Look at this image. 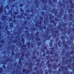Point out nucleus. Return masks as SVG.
Here are the masks:
<instances>
[{
	"label": "nucleus",
	"mask_w": 74,
	"mask_h": 74,
	"mask_svg": "<svg viewBox=\"0 0 74 74\" xmlns=\"http://www.w3.org/2000/svg\"><path fill=\"white\" fill-rule=\"evenodd\" d=\"M64 31H63V30ZM66 30H67V28L66 27H64V28H62L60 29L61 32H62V34L63 35H65L66 34Z\"/></svg>",
	"instance_id": "1"
},
{
	"label": "nucleus",
	"mask_w": 74,
	"mask_h": 74,
	"mask_svg": "<svg viewBox=\"0 0 74 74\" xmlns=\"http://www.w3.org/2000/svg\"><path fill=\"white\" fill-rule=\"evenodd\" d=\"M63 8H61V11L60 12V14H58L57 16L58 18H60L61 17V15H63Z\"/></svg>",
	"instance_id": "2"
},
{
	"label": "nucleus",
	"mask_w": 74,
	"mask_h": 74,
	"mask_svg": "<svg viewBox=\"0 0 74 74\" xmlns=\"http://www.w3.org/2000/svg\"><path fill=\"white\" fill-rule=\"evenodd\" d=\"M41 63H36V65L37 66L39 67H42V65L44 63V62L43 61H42L41 62Z\"/></svg>",
	"instance_id": "3"
},
{
	"label": "nucleus",
	"mask_w": 74,
	"mask_h": 74,
	"mask_svg": "<svg viewBox=\"0 0 74 74\" xmlns=\"http://www.w3.org/2000/svg\"><path fill=\"white\" fill-rule=\"evenodd\" d=\"M55 33L53 34V36L54 38H56L59 35V31L58 30H56L55 31Z\"/></svg>",
	"instance_id": "4"
},
{
	"label": "nucleus",
	"mask_w": 74,
	"mask_h": 74,
	"mask_svg": "<svg viewBox=\"0 0 74 74\" xmlns=\"http://www.w3.org/2000/svg\"><path fill=\"white\" fill-rule=\"evenodd\" d=\"M51 37V35H48V34H47L46 36H45V38L47 40H50Z\"/></svg>",
	"instance_id": "5"
},
{
	"label": "nucleus",
	"mask_w": 74,
	"mask_h": 74,
	"mask_svg": "<svg viewBox=\"0 0 74 74\" xmlns=\"http://www.w3.org/2000/svg\"><path fill=\"white\" fill-rule=\"evenodd\" d=\"M51 23H53V26L54 27H55L57 24V23L55 22L53 19H51L50 20Z\"/></svg>",
	"instance_id": "6"
},
{
	"label": "nucleus",
	"mask_w": 74,
	"mask_h": 74,
	"mask_svg": "<svg viewBox=\"0 0 74 74\" xmlns=\"http://www.w3.org/2000/svg\"><path fill=\"white\" fill-rule=\"evenodd\" d=\"M62 44L63 45L64 47L65 48H66V50H67L68 49H69V46H67V45H66V42L65 41H64L63 42V43H62Z\"/></svg>",
	"instance_id": "7"
},
{
	"label": "nucleus",
	"mask_w": 74,
	"mask_h": 74,
	"mask_svg": "<svg viewBox=\"0 0 74 74\" xmlns=\"http://www.w3.org/2000/svg\"><path fill=\"white\" fill-rule=\"evenodd\" d=\"M69 20L70 21H71L73 18V14H69Z\"/></svg>",
	"instance_id": "8"
},
{
	"label": "nucleus",
	"mask_w": 74,
	"mask_h": 74,
	"mask_svg": "<svg viewBox=\"0 0 74 74\" xmlns=\"http://www.w3.org/2000/svg\"><path fill=\"white\" fill-rule=\"evenodd\" d=\"M49 63V60H48L46 64H47L48 67L49 69L50 68V67H52V64H51Z\"/></svg>",
	"instance_id": "9"
},
{
	"label": "nucleus",
	"mask_w": 74,
	"mask_h": 74,
	"mask_svg": "<svg viewBox=\"0 0 74 74\" xmlns=\"http://www.w3.org/2000/svg\"><path fill=\"white\" fill-rule=\"evenodd\" d=\"M33 67V64L32 62H29L28 64V68L30 69H32V67Z\"/></svg>",
	"instance_id": "10"
},
{
	"label": "nucleus",
	"mask_w": 74,
	"mask_h": 74,
	"mask_svg": "<svg viewBox=\"0 0 74 74\" xmlns=\"http://www.w3.org/2000/svg\"><path fill=\"white\" fill-rule=\"evenodd\" d=\"M64 69H65V71L63 72V73L64 74H65L66 73V71H67L68 70V68L66 66H65L64 67Z\"/></svg>",
	"instance_id": "11"
},
{
	"label": "nucleus",
	"mask_w": 74,
	"mask_h": 74,
	"mask_svg": "<svg viewBox=\"0 0 74 74\" xmlns=\"http://www.w3.org/2000/svg\"><path fill=\"white\" fill-rule=\"evenodd\" d=\"M53 68L55 70V69H56L57 68V65L56 64H54L53 65Z\"/></svg>",
	"instance_id": "12"
},
{
	"label": "nucleus",
	"mask_w": 74,
	"mask_h": 74,
	"mask_svg": "<svg viewBox=\"0 0 74 74\" xmlns=\"http://www.w3.org/2000/svg\"><path fill=\"white\" fill-rule=\"evenodd\" d=\"M30 53L29 52L27 53L25 55V58H29V56H30Z\"/></svg>",
	"instance_id": "13"
},
{
	"label": "nucleus",
	"mask_w": 74,
	"mask_h": 74,
	"mask_svg": "<svg viewBox=\"0 0 74 74\" xmlns=\"http://www.w3.org/2000/svg\"><path fill=\"white\" fill-rule=\"evenodd\" d=\"M7 19V16H3L2 18V21H5Z\"/></svg>",
	"instance_id": "14"
},
{
	"label": "nucleus",
	"mask_w": 74,
	"mask_h": 74,
	"mask_svg": "<svg viewBox=\"0 0 74 74\" xmlns=\"http://www.w3.org/2000/svg\"><path fill=\"white\" fill-rule=\"evenodd\" d=\"M55 21L56 22H59V21H60V19L59 18H58L57 17H56L54 18Z\"/></svg>",
	"instance_id": "15"
},
{
	"label": "nucleus",
	"mask_w": 74,
	"mask_h": 74,
	"mask_svg": "<svg viewBox=\"0 0 74 74\" xmlns=\"http://www.w3.org/2000/svg\"><path fill=\"white\" fill-rule=\"evenodd\" d=\"M50 55H53V53H54V51L53 50H50Z\"/></svg>",
	"instance_id": "16"
},
{
	"label": "nucleus",
	"mask_w": 74,
	"mask_h": 74,
	"mask_svg": "<svg viewBox=\"0 0 74 74\" xmlns=\"http://www.w3.org/2000/svg\"><path fill=\"white\" fill-rule=\"evenodd\" d=\"M28 46H27V48L28 49L30 48V42H29L27 43Z\"/></svg>",
	"instance_id": "17"
},
{
	"label": "nucleus",
	"mask_w": 74,
	"mask_h": 74,
	"mask_svg": "<svg viewBox=\"0 0 74 74\" xmlns=\"http://www.w3.org/2000/svg\"><path fill=\"white\" fill-rule=\"evenodd\" d=\"M64 20H67V15H64Z\"/></svg>",
	"instance_id": "18"
},
{
	"label": "nucleus",
	"mask_w": 74,
	"mask_h": 74,
	"mask_svg": "<svg viewBox=\"0 0 74 74\" xmlns=\"http://www.w3.org/2000/svg\"><path fill=\"white\" fill-rule=\"evenodd\" d=\"M36 30H37V28H36L32 27L31 28V30L32 31H36Z\"/></svg>",
	"instance_id": "19"
},
{
	"label": "nucleus",
	"mask_w": 74,
	"mask_h": 74,
	"mask_svg": "<svg viewBox=\"0 0 74 74\" xmlns=\"http://www.w3.org/2000/svg\"><path fill=\"white\" fill-rule=\"evenodd\" d=\"M18 42V40L16 39H15L13 41V44H15V43H16Z\"/></svg>",
	"instance_id": "20"
},
{
	"label": "nucleus",
	"mask_w": 74,
	"mask_h": 74,
	"mask_svg": "<svg viewBox=\"0 0 74 74\" xmlns=\"http://www.w3.org/2000/svg\"><path fill=\"white\" fill-rule=\"evenodd\" d=\"M67 25V23H63L62 24V26L63 27H65Z\"/></svg>",
	"instance_id": "21"
},
{
	"label": "nucleus",
	"mask_w": 74,
	"mask_h": 74,
	"mask_svg": "<svg viewBox=\"0 0 74 74\" xmlns=\"http://www.w3.org/2000/svg\"><path fill=\"white\" fill-rule=\"evenodd\" d=\"M68 11H69V13H71V12H72V11H73V9H69L68 10Z\"/></svg>",
	"instance_id": "22"
},
{
	"label": "nucleus",
	"mask_w": 74,
	"mask_h": 74,
	"mask_svg": "<svg viewBox=\"0 0 74 74\" xmlns=\"http://www.w3.org/2000/svg\"><path fill=\"white\" fill-rule=\"evenodd\" d=\"M38 67L37 66H36L34 69V71H36V70H38Z\"/></svg>",
	"instance_id": "23"
},
{
	"label": "nucleus",
	"mask_w": 74,
	"mask_h": 74,
	"mask_svg": "<svg viewBox=\"0 0 74 74\" xmlns=\"http://www.w3.org/2000/svg\"><path fill=\"white\" fill-rule=\"evenodd\" d=\"M22 18V16L21 15H18L17 16V19H21Z\"/></svg>",
	"instance_id": "24"
},
{
	"label": "nucleus",
	"mask_w": 74,
	"mask_h": 74,
	"mask_svg": "<svg viewBox=\"0 0 74 74\" xmlns=\"http://www.w3.org/2000/svg\"><path fill=\"white\" fill-rule=\"evenodd\" d=\"M70 40L71 41H73V36L71 35L70 36Z\"/></svg>",
	"instance_id": "25"
},
{
	"label": "nucleus",
	"mask_w": 74,
	"mask_h": 74,
	"mask_svg": "<svg viewBox=\"0 0 74 74\" xmlns=\"http://www.w3.org/2000/svg\"><path fill=\"white\" fill-rule=\"evenodd\" d=\"M47 6L45 5L44 6V7L43 8L44 10H47Z\"/></svg>",
	"instance_id": "26"
},
{
	"label": "nucleus",
	"mask_w": 74,
	"mask_h": 74,
	"mask_svg": "<svg viewBox=\"0 0 74 74\" xmlns=\"http://www.w3.org/2000/svg\"><path fill=\"white\" fill-rule=\"evenodd\" d=\"M3 68H0V73H3Z\"/></svg>",
	"instance_id": "27"
},
{
	"label": "nucleus",
	"mask_w": 74,
	"mask_h": 74,
	"mask_svg": "<svg viewBox=\"0 0 74 74\" xmlns=\"http://www.w3.org/2000/svg\"><path fill=\"white\" fill-rule=\"evenodd\" d=\"M65 63L66 64H68L69 63V60L68 59H66V61H65Z\"/></svg>",
	"instance_id": "28"
},
{
	"label": "nucleus",
	"mask_w": 74,
	"mask_h": 74,
	"mask_svg": "<svg viewBox=\"0 0 74 74\" xmlns=\"http://www.w3.org/2000/svg\"><path fill=\"white\" fill-rule=\"evenodd\" d=\"M18 45H19V46H20V47H21V46H22V42L18 43Z\"/></svg>",
	"instance_id": "29"
},
{
	"label": "nucleus",
	"mask_w": 74,
	"mask_h": 74,
	"mask_svg": "<svg viewBox=\"0 0 74 74\" xmlns=\"http://www.w3.org/2000/svg\"><path fill=\"white\" fill-rule=\"evenodd\" d=\"M7 34L8 35H9V36L11 34H10V32L7 30Z\"/></svg>",
	"instance_id": "30"
},
{
	"label": "nucleus",
	"mask_w": 74,
	"mask_h": 74,
	"mask_svg": "<svg viewBox=\"0 0 74 74\" xmlns=\"http://www.w3.org/2000/svg\"><path fill=\"white\" fill-rule=\"evenodd\" d=\"M10 27H13V23H10Z\"/></svg>",
	"instance_id": "31"
},
{
	"label": "nucleus",
	"mask_w": 74,
	"mask_h": 74,
	"mask_svg": "<svg viewBox=\"0 0 74 74\" xmlns=\"http://www.w3.org/2000/svg\"><path fill=\"white\" fill-rule=\"evenodd\" d=\"M54 54L55 56H53V57H54V58H55L56 56H58V53H57V52H56Z\"/></svg>",
	"instance_id": "32"
},
{
	"label": "nucleus",
	"mask_w": 74,
	"mask_h": 74,
	"mask_svg": "<svg viewBox=\"0 0 74 74\" xmlns=\"http://www.w3.org/2000/svg\"><path fill=\"white\" fill-rule=\"evenodd\" d=\"M4 39H2L0 41V43L2 44L4 43Z\"/></svg>",
	"instance_id": "33"
},
{
	"label": "nucleus",
	"mask_w": 74,
	"mask_h": 74,
	"mask_svg": "<svg viewBox=\"0 0 74 74\" xmlns=\"http://www.w3.org/2000/svg\"><path fill=\"white\" fill-rule=\"evenodd\" d=\"M61 38L62 40H64V39H65V36H62L61 37Z\"/></svg>",
	"instance_id": "34"
},
{
	"label": "nucleus",
	"mask_w": 74,
	"mask_h": 74,
	"mask_svg": "<svg viewBox=\"0 0 74 74\" xmlns=\"http://www.w3.org/2000/svg\"><path fill=\"white\" fill-rule=\"evenodd\" d=\"M61 44V41H60L58 43V45L59 46V47H61V45H60Z\"/></svg>",
	"instance_id": "35"
},
{
	"label": "nucleus",
	"mask_w": 74,
	"mask_h": 74,
	"mask_svg": "<svg viewBox=\"0 0 74 74\" xmlns=\"http://www.w3.org/2000/svg\"><path fill=\"white\" fill-rule=\"evenodd\" d=\"M48 71L49 73V74H51L52 73V70H51V69H49L48 70Z\"/></svg>",
	"instance_id": "36"
},
{
	"label": "nucleus",
	"mask_w": 74,
	"mask_h": 74,
	"mask_svg": "<svg viewBox=\"0 0 74 74\" xmlns=\"http://www.w3.org/2000/svg\"><path fill=\"white\" fill-rule=\"evenodd\" d=\"M25 44H23V45L21 46L22 48H23V50L24 49H25Z\"/></svg>",
	"instance_id": "37"
},
{
	"label": "nucleus",
	"mask_w": 74,
	"mask_h": 74,
	"mask_svg": "<svg viewBox=\"0 0 74 74\" xmlns=\"http://www.w3.org/2000/svg\"><path fill=\"white\" fill-rule=\"evenodd\" d=\"M41 44V42H38L37 43V45L38 46H40V45Z\"/></svg>",
	"instance_id": "38"
},
{
	"label": "nucleus",
	"mask_w": 74,
	"mask_h": 74,
	"mask_svg": "<svg viewBox=\"0 0 74 74\" xmlns=\"http://www.w3.org/2000/svg\"><path fill=\"white\" fill-rule=\"evenodd\" d=\"M40 74H42V73H43V71H42V69H40Z\"/></svg>",
	"instance_id": "39"
},
{
	"label": "nucleus",
	"mask_w": 74,
	"mask_h": 74,
	"mask_svg": "<svg viewBox=\"0 0 74 74\" xmlns=\"http://www.w3.org/2000/svg\"><path fill=\"white\" fill-rule=\"evenodd\" d=\"M13 51H12V55L13 56H14V55H15V53H14V50H13Z\"/></svg>",
	"instance_id": "40"
},
{
	"label": "nucleus",
	"mask_w": 74,
	"mask_h": 74,
	"mask_svg": "<svg viewBox=\"0 0 74 74\" xmlns=\"http://www.w3.org/2000/svg\"><path fill=\"white\" fill-rule=\"evenodd\" d=\"M2 64H6V61L4 60L3 62H2Z\"/></svg>",
	"instance_id": "41"
},
{
	"label": "nucleus",
	"mask_w": 74,
	"mask_h": 74,
	"mask_svg": "<svg viewBox=\"0 0 74 74\" xmlns=\"http://www.w3.org/2000/svg\"><path fill=\"white\" fill-rule=\"evenodd\" d=\"M49 15V16H51V17H49L50 19H53V16L52 15L51 16V15Z\"/></svg>",
	"instance_id": "42"
},
{
	"label": "nucleus",
	"mask_w": 74,
	"mask_h": 74,
	"mask_svg": "<svg viewBox=\"0 0 74 74\" xmlns=\"http://www.w3.org/2000/svg\"><path fill=\"white\" fill-rule=\"evenodd\" d=\"M46 58L47 60H48L49 59V55L47 56L46 57Z\"/></svg>",
	"instance_id": "43"
},
{
	"label": "nucleus",
	"mask_w": 74,
	"mask_h": 74,
	"mask_svg": "<svg viewBox=\"0 0 74 74\" xmlns=\"http://www.w3.org/2000/svg\"><path fill=\"white\" fill-rule=\"evenodd\" d=\"M29 37H30V38H32V37H33V34H32V33L30 34Z\"/></svg>",
	"instance_id": "44"
},
{
	"label": "nucleus",
	"mask_w": 74,
	"mask_h": 74,
	"mask_svg": "<svg viewBox=\"0 0 74 74\" xmlns=\"http://www.w3.org/2000/svg\"><path fill=\"white\" fill-rule=\"evenodd\" d=\"M49 3L50 4H52L53 3H52V1L50 0L49 1Z\"/></svg>",
	"instance_id": "45"
},
{
	"label": "nucleus",
	"mask_w": 74,
	"mask_h": 74,
	"mask_svg": "<svg viewBox=\"0 0 74 74\" xmlns=\"http://www.w3.org/2000/svg\"><path fill=\"white\" fill-rule=\"evenodd\" d=\"M43 49L45 50H47V47L43 46Z\"/></svg>",
	"instance_id": "46"
},
{
	"label": "nucleus",
	"mask_w": 74,
	"mask_h": 74,
	"mask_svg": "<svg viewBox=\"0 0 74 74\" xmlns=\"http://www.w3.org/2000/svg\"><path fill=\"white\" fill-rule=\"evenodd\" d=\"M52 1L53 3H56L57 2V0H52Z\"/></svg>",
	"instance_id": "47"
},
{
	"label": "nucleus",
	"mask_w": 74,
	"mask_h": 74,
	"mask_svg": "<svg viewBox=\"0 0 74 74\" xmlns=\"http://www.w3.org/2000/svg\"><path fill=\"white\" fill-rule=\"evenodd\" d=\"M26 69H23V73H25V72H26Z\"/></svg>",
	"instance_id": "48"
},
{
	"label": "nucleus",
	"mask_w": 74,
	"mask_h": 74,
	"mask_svg": "<svg viewBox=\"0 0 74 74\" xmlns=\"http://www.w3.org/2000/svg\"><path fill=\"white\" fill-rule=\"evenodd\" d=\"M52 42H50L49 43V46L50 47H52Z\"/></svg>",
	"instance_id": "49"
},
{
	"label": "nucleus",
	"mask_w": 74,
	"mask_h": 74,
	"mask_svg": "<svg viewBox=\"0 0 74 74\" xmlns=\"http://www.w3.org/2000/svg\"><path fill=\"white\" fill-rule=\"evenodd\" d=\"M69 2L70 3H71V4H74V3H73V1L71 0H69Z\"/></svg>",
	"instance_id": "50"
},
{
	"label": "nucleus",
	"mask_w": 74,
	"mask_h": 74,
	"mask_svg": "<svg viewBox=\"0 0 74 74\" xmlns=\"http://www.w3.org/2000/svg\"><path fill=\"white\" fill-rule=\"evenodd\" d=\"M13 13L14 14V15H17V14H18V13L16 12H13Z\"/></svg>",
	"instance_id": "51"
},
{
	"label": "nucleus",
	"mask_w": 74,
	"mask_h": 74,
	"mask_svg": "<svg viewBox=\"0 0 74 74\" xmlns=\"http://www.w3.org/2000/svg\"><path fill=\"white\" fill-rule=\"evenodd\" d=\"M46 53L47 55H49V50H47L46 51Z\"/></svg>",
	"instance_id": "52"
},
{
	"label": "nucleus",
	"mask_w": 74,
	"mask_h": 74,
	"mask_svg": "<svg viewBox=\"0 0 74 74\" xmlns=\"http://www.w3.org/2000/svg\"><path fill=\"white\" fill-rule=\"evenodd\" d=\"M47 22L46 20L45 19V20H44V23L45 24H47Z\"/></svg>",
	"instance_id": "53"
},
{
	"label": "nucleus",
	"mask_w": 74,
	"mask_h": 74,
	"mask_svg": "<svg viewBox=\"0 0 74 74\" xmlns=\"http://www.w3.org/2000/svg\"><path fill=\"white\" fill-rule=\"evenodd\" d=\"M38 38H39V37H38V36H37L36 37V38H35L36 41H37Z\"/></svg>",
	"instance_id": "54"
},
{
	"label": "nucleus",
	"mask_w": 74,
	"mask_h": 74,
	"mask_svg": "<svg viewBox=\"0 0 74 74\" xmlns=\"http://www.w3.org/2000/svg\"><path fill=\"white\" fill-rule=\"evenodd\" d=\"M39 34V32H37L36 33V36H38V35Z\"/></svg>",
	"instance_id": "55"
},
{
	"label": "nucleus",
	"mask_w": 74,
	"mask_h": 74,
	"mask_svg": "<svg viewBox=\"0 0 74 74\" xmlns=\"http://www.w3.org/2000/svg\"><path fill=\"white\" fill-rule=\"evenodd\" d=\"M27 37H29V36L30 35V34H29V32H28L27 34Z\"/></svg>",
	"instance_id": "56"
},
{
	"label": "nucleus",
	"mask_w": 74,
	"mask_h": 74,
	"mask_svg": "<svg viewBox=\"0 0 74 74\" xmlns=\"http://www.w3.org/2000/svg\"><path fill=\"white\" fill-rule=\"evenodd\" d=\"M66 59V58L64 57H62V60H64L65 59Z\"/></svg>",
	"instance_id": "57"
},
{
	"label": "nucleus",
	"mask_w": 74,
	"mask_h": 74,
	"mask_svg": "<svg viewBox=\"0 0 74 74\" xmlns=\"http://www.w3.org/2000/svg\"><path fill=\"white\" fill-rule=\"evenodd\" d=\"M27 21H24V24L25 25H26V24H27Z\"/></svg>",
	"instance_id": "58"
},
{
	"label": "nucleus",
	"mask_w": 74,
	"mask_h": 74,
	"mask_svg": "<svg viewBox=\"0 0 74 74\" xmlns=\"http://www.w3.org/2000/svg\"><path fill=\"white\" fill-rule=\"evenodd\" d=\"M49 28H51L52 27V24H50L49 25Z\"/></svg>",
	"instance_id": "59"
},
{
	"label": "nucleus",
	"mask_w": 74,
	"mask_h": 74,
	"mask_svg": "<svg viewBox=\"0 0 74 74\" xmlns=\"http://www.w3.org/2000/svg\"><path fill=\"white\" fill-rule=\"evenodd\" d=\"M12 47L13 48L12 51H13V49H14V48H15V45H13L12 46Z\"/></svg>",
	"instance_id": "60"
},
{
	"label": "nucleus",
	"mask_w": 74,
	"mask_h": 74,
	"mask_svg": "<svg viewBox=\"0 0 74 74\" xmlns=\"http://www.w3.org/2000/svg\"><path fill=\"white\" fill-rule=\"evenodd\" d=\"M28 30H26L25 31V33L27 34V33H29V32H28Z\"/></svg>",
	"instance_id": "61"
},
{
	"label": "nucleus",
	"mask_w": 74,
	"mask_h": 74,
	"mask_svg": "<svg viewBox=\"0 0 74 74\" xmlns=\"http://www.w3.org/2000/svg\"><path fill=\"white\" fill-rule=\"evenodd\" d=\"M31 48H33L34 47V44H33V43H32L31 45Z\"/></svg>",
	"instance_id": "62"
},
{
	"label": "nucleus",
	"mask_w": 74,
	"mask_h": 74,
	"mask_svg": "<svg viewBox=\"0 0 74 74\" xmlns=\"http://www.w3.org/2000/svg\"><path fill=\"white\" fill-rule=\"evenodd\" d=\"M47 32H50V29L49 28H47Z\"/></svg>",
	"instance_id": "63"
},
{
	"label": "nucleus",
	"mask_w": 74,
	"mask_h": 74,
	"mask_svg": "<svg viewBox=\"0 0 74 74\" xmlns=\"http://www.w3.org/2000/svg\"><path fill=\"white\" fill-rule=\"evenodd\" d=\"M19 64L21 65L22 64V60L19 61Z\"/></svg>",
	"instance_id": "64"
}]
</instances>
